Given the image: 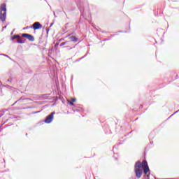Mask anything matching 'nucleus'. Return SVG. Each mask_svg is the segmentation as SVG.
Segmentation results:
<instances>
[{
	"label": "nucleus",
	"mask_w": 179,
	"mask_h": 179,
	"mask_svg": "<svg viewBox=\"0 0 179 179\" xmlns=\"http://www.w3.org/2000/svg\"><path fill=\"white\" fill-rule=\"evenodd\" d=\"M141 169H145L147 167H149V165L148 164V161L147 160H143V163H141Z\"/></svg>",
	"instance_id": "obj_7"
},
{
	"label": "nucleus",
	"mask_w": 179,
	"mask_h": 179,
	"mask_svg": "<svg viewBox=\"0 0 179 179\" xmlns=\"http://www.w3.org/2000/svg\"><path fill=\"white\" fill-rule=\"evenodd\" d=\"M26 136H27V134H26Z\"/></svg>",
	"instance_id": "obj_40"
},
{
	"label": "nucleus",
	"mask_w": 179,
	"mask_h": 179,
	"mask_svg": "<svg viewBox=\"0 0 179 179\" xmlns=\"http://www.w3.org/2000/svg\"><path fill=\"white\" fill-rule=\"evenodd\" d=\"M143 107V106L141 105L140 106V108H142Z\"/></svg>",
	"instance_id": "obj_37"
},
{
	"label": "nucleus",
	"mask_w": 179,
	"mask_h": 179,
	"mask_svg": "<svg viewBox=\"0 0 179 179\" xmlns=\"http://www.w3.org/2000/svg\"><path fill=\"white\" fill-rule=\"evenodd\" d=\"M144 178L150 179V173H149L148 174L144 175Z\"/></svg>",
	"instance_id": "obj_13"
},
{
	"label": "nucleus",
	"mask_w": 179,
	"mask_h": 179,
	"mask_svg": "<svg viewBox=\"0 0 179 179\" xmlns=\"http://www.w3.org/2000/svg\"><path fill=\"white\" fill-rule=\"evenodd\" d=\"M150 145H153V141H150Z\"/></svg>",
	"instance_id": "obj_34"
},
{
	"label": "nucleus",
	"mask_w": 179,
	"mask_h": 179,
	"mask_svg": "<svg viewBox=\"0 0 179 179\" xmlns=\"http://www.w3.org/2000/svg\"><path fill=\"white\" fill-rule=\"evenodd\" d=\"M69 104L70 106H75V103H73V102H70Z\"/></svg>",
	"instance_id": "obj_26"
},
{
	"label": "nucleus",
	"mask_w": 179,
	"mask_h": 179,
	"mask_svg": "<svg viewBox=\"0 0 179 179\" xmlns=\"http://www.w3.org/2000/svg\"><path fill=\"white\" fill-rule=\"evenodd\" d=\"M164 179H178V178H164Z\"/></svg>",
	"instance_id": "obj_31"
},
{
	"label": "nucleus",
	"mask_w": 179,
	"mask_h": 179,
	"mask_svg": "<svg viewBox=\"0 0 179 179\" xmlns=\"http://www.w3.org/2000/svg\"><path fill=\"white\" fill-rule=\"evenodd\" d=\"M53 24H54V22H52V23L50 24V27H52L53 26Z\"/></svg>",
	"instance_id": "obj_29"
},
{
	"label": "nucleus",
	"mask_w": 179,
	"mask_h": 179,
	"mask_svg": "<svg viewBox=\"0 0 179 179\" xmlns=\"http://www.w3.org/2000/svg\"><path fill=\"white\" fill-rule=\"evenodd\" d=\"M76 111H79V110H76Z\"/></svg>",
	"instance_id": "obj_39"
},
{
	"label": "nucleus",
	"mask_w": 179,
	"mask_h": 179,
	"mask_svg": "<svg viewBox=\"0 0 179 179\" xmlns=\"http://www.w3.org/2000/svg\"><path fill=\"white\" fill-rule=\"evenodd\" d=\"M16 38L19 39H22V36H20L19 34H15Z\"/></svg>",
	"instance_id": "obj_18"
},
{
	"label": "nucleus",
	"mask_w": 179,
	"mask_h": 179,
	"mask_svg": "<svg viewBox=\"0 0 179 179\" xmlns=\"http://www.w3.org/2000/svg\"><path fill=\"white\" fill-rule=\"evenodd\" d=\"M6 29V26L3 27V30H5Z\"/></svg>",
	"instance_id": "obj_33"
},
{
	"label": "nucleus",
	"mask_w": 179,
	"mask_h": 179,
	"mask_svg": "<svg viewBox=\"0 0 179 179\" xmlns=\"http://www.w3.org/2000/svg\"><path fill=\"white\" fill-rule=\"evenodd\" d=\"M38 113H41V110L34 112V114H38Z\"/></svg>",
	"instance_id": "obj_23"
},
{
	"label": "nucleus",
	"mask_w": 179,
	"mask_h": 179,
	"mask_svg": "<svg viewBox=\"0 0 179 179\" xmlns=\"http://www.w3.org/2000/svg\"><path fill=\"white\" fill-rule=\"evenodd\" d=\"M25 41L26 39L22 37V39H17L16 43H17L18 44H24Z\"/></svg>",
	"instance_id": "obj_9"
},
{
	"label": "nucleus",
	"mask_w": 179,
	"mask_h": 179,
	"mask_svg": "<svg viewBox=\"0 0 179 179\" xmlns=\"http://www.w3.org/2000/svg\"><path fill=\"white\" fill-rule=\"evenodd\" d=\"M155 179H157V178H155Z\"/></svg>",
	"instance_id": "obj_41"
},
{
	"label": "nucleus",
	"mask_w": 179,
	"mask_h": 179,
	"mask_svg": "<svg viewBox=\"0 0 179 179\" xmlns=\"http://www.w3.org/2000/svg\"><path fill=\"white\" fill-rule=\"evenodd\" d=\"M0 55H3V57H6L7 58H8L9 59L12 60V58H10L9 56H8L7 55L5 54H0Z\"/></svg>",
	"instance_id": "obj_16"
},
{
	"label": "nucleus",
	"mask_w": 179,
	"mask_h": 179,
	"mask_svg": "<svg viewBox=\"0 0 179 179\" xmlns=\"http://www.w3.org/2000/svg\"><path fill=\"white\" fill-rule=\"evenodd\" d=\"M53 15H54L55 17H57V15H55V12H53Z\"/></svg>",
	"instance_id": "obj_32"
},
{
	"label": "nucleus",
	"mask_w": 179,
	"mask_h": 179,
	"mask_svg": "<svg viewBox=\"0 0 179 179\" xmlns=\"http://www.w3.org/2000/svg\"><path fill=\"white\" fill-rule=\"evenodd\" d=\"M16 34H14L13 36L10 37V40L11 41H13V40H16Z\"/></svg>",
	"instance_id": "obj_14"
},
{
	"label": "nucleus",
	"mask_w": 179,
	"mask_h": 179,
	"mask_svg": "<svg viewBox=\"0 0 179 179\" xmlns=\"http://www.w3.org/2000/svg\"><path fill=\"white\" fill-rule=\"evenodd\" d=\"M0 20L5 22L6 20V3H3L0 6Z\"/></svg>",
	"instance_id": "obj_2"
},
{
	"label": "nucleus",
	"mask_w": 179,
	"mask_h": 179,
	"mask_svg": "<svg viewBox=\"0 0 179 179\" xmlns=\"http://www.w3.org/2000/svg\"><path fill=\"white\" fill-rule=\"evenodd\" d=\"M73 48H75V46H73V48H71L70 50H73Z\"/></svg>",
	"instance_id": "obj_36"
},
{
	"label": "nucleus",
	"mask_w": 179,
	"mask_h": 179,
	"mask_svg": "<svg viewBox=\"0 0 179 179\" xmlns=\"http://www.w3.org/2000/svg\"><path fill=\"white\" fill-rule=\"evenodd\" d=\"M5 111H8V110H0V118H1V117H3V115H5Z\"/></svg>",
	"instance_id": "obj_12"
},
{
	"label": "nucleus",
	"mask_w": 179,
	"mask_h": 179,
	"mask_svg": "<svg viewBox=\"0 0 179 179\" xmlns=\"http://www.w3.org/2000/svg\"><path fill=\"white\" fill-rule=\"evenodd\" d=\"M0 84L1 86H2V87H6V89H11V86L10 85H3L2 82L0 81Z\"/></svg>",
	"instance_id": "obj_11"
},
{
	"label": "nucleus",
	"mask_w": 179,
	"mask_h": 179,
	"mask_svg": "<svg viewBox=\"0 0 179 179\" xmlns=\"http://www.w3.org/2000/svg\"><path fill=\"white\" fill-rule=\"evenodd\" d=\"M13 31H15V29H13V31L11 32V35L13 34Z\"/></svg>",
	"instance_id": "obj_35"
},
{
	"label": "nucleus",
	"mask_w": 179,
	"mask_h": 179,
	"mask_svg": "<svg viewBox=\"0 0 179 179\" xmlns=\"http://www.w3.org/2000/svg\"><path fill=\"white\" fill-rule=\"evenodd\" d=\"M55 114V112H52L50 115L46 116L44 122L45 124H51L52 122V120H54V115Z\"/></svg>",
	"instance_id": "obj_3"
},
{
	"label": "nucleus",
	"mask_w": 179,
	"mask_h": 179,
	"mask_svg": "<svg viewBox=\"0 0 179 179\" xmlns=\"http://www.w3.org/2000/svg\"><path fill=\"white\" fill-rule=\"evenodd\" d=\"M143 173L144 175L148 174H148H149V173H150V169H149V166L147 168H143Z\"/></svg>",
	"instance_id": "obj_8"
},
{
	"label": "nucleus",
	"mask_w": 179,
	"mask_h": 179,
	"mask_svg": "<svg viewBox=\"0 0 179 179\" xmlns=\"http://www.w3.org/2000/svg\"><path fill=\"white\" fill-rule=\"evenodd\" d=\"M75 101H76V99L72 98L71 99V103H75Z\"/></svg>",
	"instance_id": "obj_20"
},
{
	"label": "nucleus",
	"mask_w": 179,
	"mask_h": 179,
	"mask_svg": "<svg viewBox=\"0 0 179 179\" xmlns=\"http://www.w3.org/2000/svg\"><path fill=\"white\" fill-rule=\"evenodd\" d=\"M117 33H127V31H118Z\"/></svg>",
	"instance_id": "obj_25"
},
{
	"label": "nucleus",
	"mask_w": 179,
	"mask_h": 179,
	"mask_svg": "<svg viewBox=\"0 0 179 179\" xmlns=\"http://www.w3.org/2000/svg\"><path fill=\"white\" fill-rule=\"evenodd\" d=\"M78 9L81 13V16H83V11H82V7H78Z\"/></svg>",
	"instance_id": "obj_17"
},
{
	"label": "nucleus",
	"mask_w": 179,
	"mask_h": 179,
	"mask_svg": "<svg viewBox=\"0 0 179 179\" xmlns=\"http://www.w3.org/2000/svg\"><path fill=\"white\" fill-rule=\"evenodd\" d=\"M30 27L31 29H34V30H40L43 27V24L38 22H36Z\"/></svg>",
	"instance_id": "obj_4"
},
{
	"label": "nucleus",
	"mask_w": 179,
	"mask_h": 179,
	"mask_svg": "<svg viewBox=\"0 0 179 179\" xmlns=\"http://www.w3.org/2000/svg\"><path fill=\"white\" fill-rule=\"evenodd\" d=\"M17 103V101H15L13 105H12V107H13V106H15V104H16Z\"/></svg>",
	"instance_id": "obj_30"
},
{
	"label": "nucleus",
	"mask_w": 179,
	"mask_h": 179,
	"mask_svg": "<svg viewBox=\"0 0 179 179\" xmlns=\"http://www.w3.org/2000/svg\"><path fill=\"white\" fill-rule=\"evenodd\" d=\"M115 36H117V34H111L110 37H115Z\"/></svg>",
	"instance_id": "obj_27"
},
{
	"label": "nucleus",
	"mask_w": 179,
	"mask_h": 179,
	"mask_svg": "<svg viewBox=\"0 0 179 179\" xmlns=\"http://www.w3.org/2000/svg\"><path fill=\"white\" fill-rule=\"evenodd\" d=\"M67 37L69 40V43H71V41H73V43H76V41H78V38H76V36L69 35Z\"/></svg>",
	"instance_id": "obj_6"
},
{
	"label": "nucleus",
	"mask_w": 179,
	"mask_h": 179,
	"mask_svg": "<svg viewBox=\"0 0 179 179\" xmlns=\"http://www.w3.org/2000/svg\"><path fill=\"white\" fill-rule=\"evenodd\" d=\"M22 37L27 38L29 41H34V36L30 34H22Z\"/></svg>",
	"instance_id": "obj_5"
},
{
	"label": "nucleus",
	"mask_w": 179,
	"mask_h": 179,
	"mask_svg": "<svg viewBox=\"0 0 179 179\" xmlns=\"http://www.w3.org/2000/svg\"><path fill=\"white\" fill-rule=\"evenodd\" d=\"M13 80V78H8L7 82H12Z\"/></svg>",
	"instance_id": "obj_19"
},
{
	"label": "nucleus",
	"mask_w": 179,
	"mask_h": 179,
	"mask_svg": "<svg viewBox=\"0 0 179 179\" xmlns=\"http://www.w3.org/2000/svg\"><path fill=\"white\" fill-rule=\"evenodd\" d=\"M134 173L136 178H141L143 174V169H142V162L137 161L134 165Z\"/></svg>",
	"instance_id": "obj_1"
},
{
	"label": "nucleus",
	"mask_w": 179,
	"mask_h": 179,
	"mask_svg": "<svg viewBox=\"0 0 179 179\" xmlns=\"http://www.w3.org/2000/svg\"><path fill=\"white\" fill-rule=\"evenodd\" d=\"M110 40H111V38H106V39L103 40V41H108Z\"/></svg>",
	"instance_id": "obj_22"
},
{
	"label": "nucleus",
	"mask_w": 179,
	"mask_h": 179,
	"mask_svg": "<svg viewBox=\"0 0 179 179\" xmlns=\"http://www.w3.org/2000/svg\"><path fill=\"white\" fill-rule=\"evenodd\" d=\"M87 54H89V52H87V54H85L83 57H82L81 58L77 59L76 60V62H79V61H82V59H83L84 58H86V57H87Z\"/></svg>",
	"instance_id": "obj_10"
},
{
	"label": "nucleus",
	"mask_w": 179,
	"mask_h": 179,
	"mask_svg": "<svg viewBox=\"0 0 179 179\" xmlns=\"http://www.w3.org/2000/svg\"><path fill=\"white\" fill-rule=\"evenodd\" d=\"M27 29H30V27H24V28H23V30H27Z\"/></svg>",
	"instance_id": "obj_21"
},
{
	"label": "nucleus",
	"mask_w": 179,
	"mask_h": 179,
	"mask_svg": "<svg viewBox=\"0 0 179 179\" xmlns=\"http://www.w3.org/2000/svg\"><path fill=\"white\" fill-rule=\"evenodd\" d=\"M50 31V29H48V28H47L46 29V33H47V34H48V32Z\"/></svg>",
	"instance_id": "obj_24"
},
{
	"label": "nucleus",
	"mask_w": 179,
	"mask_h": 179,
	"mask_svg": "<svg viewBox=\"0 0 179 179\" xmlns=\"http://www.w3.org/2000/svg\"><path fill=\"white\" fill-rule=\"evenodd\" d=\"M68 43H69V41L63 42L59 45H60V47H62V46L65 45L66 44H68Z\"/></svg>",
	"instance_id": "obj_15"
},
{
	"label": "nucleus",
	"mask_w": 179,
	"mask_h": 179,
	"mask_svg": "<svg viewBox=\"0 0 179 179\" xmlns=\"http://www.w3.org/2000/svg\"><path fill=\"white\" fill-rule=\"evenodd\" d=\"M6 122H8V120L5 121V122L1 124V127H2V125L6 124Z\"/></svg>",
	"instance_id": "obj_28"
},
{
	"label": "nucleus",
	"mask_w": 179,
	"mask_h": 179,
	"mask_svg": "<svg viewBox=\"0 0 179 179\" xmlns=\"http://www.w3.org/2000/svg\"><path fill=\"white\" fill-rule=\"evenodd\" d=\"M1 92L2 93V88H0Z\"/></svg>",
	"instance_id": "obj_38"
}]
</instances>
